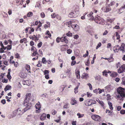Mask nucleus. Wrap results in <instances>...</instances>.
Instances as JSON below:
<instances>
[{
    "label": "nucleus",
    "mask_w": 125,
    "mask_h": 125,
    "mask_svg": "<svg viewBox=\"0 0 125 125\" xmlns=\"http://www.w3.org/2000/svg\"><path fill=\"white\" fill-rule=\"evenodd\" d=\"M31 94V93H27L26 94V97L25 98L28 100H30Z\"/></svg>",
    "instance_id": "20"
},
{
    "label": "nucleus",
    "mask_w": 125,
    "mask_h": 125,
    "mask_svg": "<svg viewBox=\"0 0 125 125\" xmlns=\"http://www.w3.org/2000/svg\"><path fill=\"white\" fill-rule=\"evenodd\" d=\"M66 35L67 36H68V37H71L72 36L73 34L72 33H71L70 31H69L67 33H66Z\"/></svg>",
    "instance_id": "33"
},
{
    "label": "nucleus",
    "mask_w": 125,
    "mask_h": 125,
    "mask_svg": "<svg viewBox=\"0 0 125 125\" xmlns=\"http://www.w3.org/2000/svg\"><path fill=\"white\" fill-rule=\"evenodd\" d=\"M116 36L117 37L116 39L118 40L120 39V36L119 34L117 32H116Z\"/></svg>",
    "instance_id": "44"
},
{
    "label": "nucleus",
    "mask_w": 125,
    "mask_h": 125,
    "mask_svg": "<svg viewBox=\"0 0 125 125\" xmlns=\"http://www.w3.org/2000/svg\"><path fill=\"white\" fill-rule=\"evenodd\" d=\"M80 72L78 70H76L75 71V74L77 79H79L80 77Z\"/></svg>",
    "instance_id": "12"
},
{
    "label": "nucleus",
    "mask_w": 125,
    "mask_h": 125,
    "mask_svg": "<svg viewBox=\"0 0 125 125\" xmlns=\"http://www.w3.org/2000/svg\"><path fill=\"white\" fill-rule=\"evenodd\" d=\"M39 25L37 26V27L36 28L35 30L36 31L38 30V29L40 28V27L42 26V22L39 21Z\"/></svg>",
    "instance_id": "24"
},
{
    "label": "nucleus",
    "mask_w": 125,
    "mask_h": 125,
    "mask_svg": "<svg viewBox=\"0 0 125 125\" xmlns=\"http://www.w3.org/2000/svg\"><path fill=\"white\" fill-rule=\"evenodd\" d=\"M119 48V46L118 45H116L114 47L113 50L115 52H117L118 51Z\"/></svg>",
    "instance_id": "15"
},
{
    "label": "nucleus",
    "mask_w": 125,
    "mask_h": 125,
    "mask_svg": "<svg viewBox=\"0 0 125 125\" xmlns=\"http://www.w3.org/2000/svg\"><path fill=\"white\" fill-rule=\"evenodd\" d=\"M43 53L42 52V50L40 49L39 50V54L38 55H39L40 56L42 55Z\"/></svg>",
    "instance_id": "49"
},
{
    "label": "nucleus",
    "mask_w": 125,
    "mask_h": 125,
    "mask_svg": "<svg viewBox=\"0 0 125 125\" xmlns=\"http://www.w3.org/2000/svg\"><path fill=\"white\" fill-rule=\"evenodd\" d=\"M108 61L109 62H111L113 61L114 59L112 56H110L109 58H108Z\"/></svg>",
    "instance_id": "30"
},
{
    "label": "nucleus",
    "mask_w": 125,
    "mask_h": 125,
    "mask_svg": "<svg viewBox=\"0 0 125 125\" xmlns=\"http://www.w3.org/2000/svg\"><path fill=\"white\" fill-rule=\"evenodd\" d=\"M81 77L82 78L87 79L88 77V74L87 73H84L83 74Z\"/></svg>",
    "instance_id": "11"
},
{
    "label": "nucleus",
    "mask_w": 125,
    "mask_h": 125,
    "mask_svg": "<svg viewBox=\"0 0 125 125\" xmlns=\"http://www.w3.org/2000/svg\"><path fill=\"white\" fill-rule=\"evenodd\" d=\"M101 45V43L100 42H99L98 44L97 45L96 47V49H97L99 48L100 47Z\"/></svg>",
    "instance_id": "53"
},
{
    "label": "nucleus",
    "mask_w": 125,
    "mask_h": 125,
    "mask_svg": "<svg viewBox=\"0 0 125 125\" xmlns=\"http://www.w3.org/2000/svg\"><path fill=\"white\" fill-rule=\"evenodd\" d=\"M76 61H72L71 62V65L72 66H73L75 64Z\"/></svg>",
    "instance_id": "56"
},
{
    "label": "nucleus",
    "mask_w": 125,
    "mask_h": 125,
    "mask_svg": "<svg viewBox=\"0 0 125 125\" xmlns=\"http://www.w3.org/2000/svg\"><path fill=\"white\" fill-rule=\"evenodd\" d=\"M111 9L110 7L108 5V6H106L104 9V12H107L111 11Z\"/></svg>",
    "instance_id": "9"
},
{
    "label": "nucleus",
    "mask_w": 125,
    "mask_h": 125,
    "mask_svg": "<svg viewBox=\"0 0 125 125\" xmlns=\"http://www.w3.org/2000/svg\"><path fill=\"white\" fill-rule=\"evenodd\" d=\"M35 50H37L36 48L34 46H32L31 48V51L34 52Z\"/></svg>",
    "instance_id": "52"
},
{
    "label": "nucleus",
    "mask_w": 125,
    "mask_h": 125,
    "mask_svg": "<svg viewBox=\"0 0 125 125\" xmlns=\"http://www.w3.org/2000/svg\"><path fill=\"white\" fill-rule=\"evenodd\" d=\"M51 113L52 115H54L57 112L55 110L53 109L52 110Z\"/></svg>",
    "instance_id": "47"
},
{
    "label": "nucleus",
    "mask_w": 125,
    "mask_h": 125,
    "mask_svg": "<svg viewBox=\"0 0 125 125\" xmlns=\"http://www.w3.org/2000/svg\"><path fill=\"white\" fill-rule=\"evenodd\" d=\"M72 28L74 29L75 31H78L79 29V26L76 24H72L71 25Z\"/></svg>",
    "instance_id": "7"
},
{
    "label": "nucleus",
    "mask_w": 125,
    "mask_h": 125,
    "mask_svg": "<svg viewBox=\"0 0 125 125\" xmlns=\"http://www.w3.org/2000/svg\"><path fill=\"white\" fill-rule=\"evenodd\" d=\"M108 104L109 106L110 109L111 110H113V104L112 103L109 101H108Z\"/></svg>",
    "instance_id": "17"
},
{
    "label": "nucleus",
    "mask_w": 125,
    "mask_h": 125,
    "mask_svg": "<svg viewBox=\"0 0 125 125\" xmlns=\"http://www.w3.org/2000/svg\"><path fill=\"white\" fill-rule=\"evenodd\" d=\"M42 42H41L38 43L37 45V46L39 48L41 47L42 45Z\"/></svg>",
    "instance_id": "61"
},
{
    "label": "nucleus",
    "mask_w": 125,
    "mask_h": 125,
    "mask_svg": "<svg viewBox=\"0 0 125 125\" xmlns=\"http://www.w3.org/2000/svg\"><path fill=\"white\" fill-rule=\"evenodd\" d=\"M85 65L88 66H89L90 65V61L89 59L87 60V61L85 63Z\"/></svg>",
    "instance_id": "46"
},
{
    "label": "nucleus",
    "mask_w": 125,
    "mask_h": 125,
    "mask_svg": "<svg viewBox=\"0 0 125 125\" xmlns=\"http://www.w3.org/2000/svg\"><path fill=\"white\" fill-rule=\"evenodd\" d=\"M11 88V86L9 85H7L5 88L4 89V91L5 92L7 90H9Z\"/></svg>",
    "instance_id": "27"
},
{
    "label": "nucleus",
    "mask_w": 125,
    "mask_h": 125,
    "mask_svg": "<svg viewBox=\"0 0 125 125\" xmlns=\"http://www.w3.org/2000/svg\"><path fill=\"white\" fill-rule=\"evenodd\" d=\"M15 57L16 58H19L20 57L19 53H16L15 54Z\"/></svg>",
    "instance_id": "48"
},
{
    "label": "nucleus",
    "mask_w": 125,
    "mask_h": 125,
    "mask_svg": "<svg viewBox=\"0 0 125 125\" xmlns=\"http://www.w3.org/2000/svg\"><path fill=\"white\" fill-rule=\"evenodd\" d=\"M79 37V36L77 34L75 35L74 36V38L75 39H77Z\"/></svg>",
    "instance_id": "60"
},
{
    "label": "nucleus",
    "mask_w": 125,
    "mask_h": 125,
    "mask_svg": "<svg viewBox=\"0 0 125 125\" xmlns=\"http://www.w3.org/2000/svg\"><path fill=\"white\" fill-rule=\"evenodd\" d=\"M61 37H57L56 39V41L57 43H59L60 41L61 42Z\"/></svg>",
    "instance_id": "31"
},
{
    "label": "nucleus",
    "mask_w": 125,
    "mask_h": 125,
    "mask_svg": "<svg viewBox=\"0 0 125 125\" xmlns=\"http://www.w3.org/2000/svg\"><path fill=\"white\" fill-rule=\"evenodd\" d=\"M120 113L122 114H125V110H122L120 111Z\"/></svg>",
    "instance_id": "55"
},
{
    "label": "nucleus",
    "mask_w": 125,
    "mask_h": 125,
    "mask_svg": "<svg viewBox=\"0 0 125 125\" xmlns=\"http://www.w3.org/2000/svg\"><path fill=\"white\" fill-rule=\"evenodd\" d=\"M29 82V81L28 80L24 81H23L22 83L24 85H29L28 83Z\"/></svg>",
    "instance_id": "38"
},
{
    "label": "nucleus",
    "mask_w": 125,
    "mask_h": 125,
    "mask_svg": "<svg viewBox=\"0 0 125 125\" xmlns=\"http://www.w3.org/2000/svg\"><path fill=\"white\" fill-rule=\"evenodd\" d=\"M46 115L44 113L42 114L41 115L40 119L41 120L43 121L46 118Z\"/></svg>",
    "instance_id": "16"
},
{
    "label": "nucleus",
    "mask_w": 125,
    "mask_h": 125,
    "mask_svg": "<svg viewBox=\"0 0 125 125\" xmlns=\"http://www.w3.org/2000/svg\"><path fill=\"white\" fill-rule=\"evenodd\" d=\"M121 83L122 84L125 85V78H122V81Z\"/></svg>",
    "instance_id": "57"
},
{
    "label": "nucleus",
    "mask_w": 125,
    "mask_h": 125,
    "mask_svg": "<svg viewBox=\"0 0 125 125\" xmlns=\"http://www.w3.org/2000/svg\"><path fill=\"white\" fill-rule=\"evenodd\" d=\"M35 107L36 109H38L36 110V112L37 113H39L40 112L39 111L40 110L41 106L40 104V102H38L36 104Z\"/></svg>",
    "instance_id": "6"
},
{
    "label": "nucleus",
    "mask_w": 125,
    "mask_h": 125,
    "mask_svg": "<svg viewBox=\"0 0 125 125\" xmlns=\"http://www.w3.org/2000/svg\"><path fill=\"white\" fill-rule=\"evenodd\" d=\"M80 85V83H78V85L76 87V88L74 89V92L76 94L77 93H78V88L79 87Z\"/></svg>",
    "instance_id": "21"
},
{
    "label": "nucleus",
    "mask_w": 125,
    "mask_h": 125,
    "mask_svg": "<svg viewBox=\"0 0 125 125\" xmlns=\"http://www.w3.org/2000/svg\"><path fill=\"white\" fill-rule=\"evenodd\" d=\"M95 21L98 24L101 25L104 24V20L99 16H98L95 18Z\"/></svg>",
    "instance_id": "2"
},
{
    "label": "nucleus",
    "mask_w": 125,
    "mask_h": 125,
    "mask_svg": "<svg viewBox=\"0 0 125 125\" xmlns=\"http://www.w3.org/2000/svg\"><path fill=\"white\" fill-rule=\"evenodd\" d=\"M91 118L93 120L95 121H98L99 122L100 121V117L99 116L97 115H92L91 116Z\"/></svg>",
    "instance_id": "4"
},
{
    "label": "nucleus",
    "mask_w": 125,
    "mask_h": 125,
    "mask_svg": "<svg viewBox=\"0 0 125 125\" xmlns=\"http://www.w3.org/2000/svg\"><path fill=\"white\" fill-rule=\"evenodd\" d=\"M56 15L55 13H53L51 15V17L52 18H54L56 17Z\"/></svg>",
    "instance_id": "42"
},
{
    "label": "nucleus",
    "mask_w": 125,
    "mask_h": 125,
    "mask_svg": "<svg viewBox=\"0 0 125 125\" xmlns=\"http://www.w3.org/2000/svg\"><path fill=\"white\" fill-rule=\"evenodd\" d=\"M2 81L3 83H7L8 82V79H2Z\"/></svg>",
    "instance_id": "59"
},
{
    "label": "nucleus",
    "mask_w": 125,
    "mask_h": 125,
    "mask_svg": "<svg viewBox=\"0 0 125 125\" xmlns=\"http://www.w3.org/2000/svg\"><path fill=\"white\" fill-rule=\"evenodd\" d=\"M118 75L117 73L115 72H114L111 74L110 76L112 77H116Z\"/></svg>",
    "instance_id": "19"
},
{
    "label": "nucleus",
    "mask_w": 125,
    "mask_h": 125,
    "mask_svg": "<svg viewBox=\"0 0 125 125\" xmlns=\"http://www.w3.org/2000/svg\"><path fill=\"white\" fill-rule=\"evenodd\" d=\"M96 101L99 103V104L102 106V107H104V103L102 101H100L98 99L97 100H96Z\"/></svg>",
    "instance_id": "18"
},
{
    "label": "nucleus",
    "mask_w": 125,
    "mask_h": 125,
    "mask_svg": "<svg viewBox=\"0 0 125 125\" xmlns=\"http://www.w3.org/2000/svg\"><path fill=\"white\" fill-rule=\"evenodd\" d=\"M42 62L44 64H45L47 63V61L46 60V59L44 57H43L42 59Z\"/></svg>",
    "instance_id": "36"
},
{
    "label": "nucleus",
    "mask_w": 125,
    "mask_h": 125,
    "mask_svg": "<svg viewBox=\"0 0 125 125\" xmlns=\"http://www.w3.org/2000/svg\"><path fill=\"white\" fill-rule=\"evenodd\" d=\"M118 94L117 96L118 98L120 99L121 97L123 98L125 97V89L121 87H119L117 89Z\"/></svg>",
    "instance_id": "1"
},
{
    "label": "nucleus",
    "mask_w": 125,
    "mask_h": 125,
    "mask_svg": "<svg viewBox=\"0 0 125 125\" xmlns=\"http://www.w3.org/2000/svg\"><path fill=\"white\" fill-rule=\"evenodd\" d=\"M25 69L29 73H31L30 67V66L28 64H26L25 67Z\"/></svg>",
    "instance_id": "13"
},
{
    "label": "nucleus",
    "mask_w": 125,
    "mask_h": 125,
    "mask_svg": "<svg viewBox=\"0 0 125 125\" xmlns=\"http://www.w3.org/2000/svg\"><path fill=\"white\" fill-rule=\"evenodd\" d=\"M1 48H2V49H3L4 50H5L7 48L6 47H5L3 44L1 42Z\"/></svg>",
    "instance_id": "51"
},
{
    "label": "nucleus",
    "mask_w": 125,
    "mask_h": 125,
    "mask_svg": "<svg viewBox=\"0 0 125 125\" xmlns=\"http://www.w3.org/2000/svg\"><path fill=\"white\" fill-rule=\"evenodd\" d=\"M122 9H125V4H124L123 6H122L121 7V8L119 10L118 12H119V13H121L122 12H121L120 11V10H121Z\"/></svg>",
    "instance_id": "41"
},
{
    "label": "nucleus",
    "mask_w": 125,
    "mask_h": 125,
    "mask_svg": "<svg viewBox=\"0 0 125 125\" xmlns=\"http://www.w3.org/2000/svg\"><path fill=\"white\" fill-rule=\"evenodd\" d=\"M70 103L72 105H74L77 104V101L75 100V99L72 98L71 100Z\"/></svg>",
    "instance_id": "10"
},
{
    "label": "nucleus",
    "mask_w": 125,
    "mask_h": 125,
    "mask_svg": "<svg viewBox=\"0 0 125 125\" xmlns=\"http://www.w3.org/2000/svg\"><path fill=\"white\" fill-rule=\"evenodd\" d=\"M87 84L89 87L90 90H92V87L91 84L90 83H88Z\"/></svg>",
    "instance_id": "54"
},
{
    "label": "nucleus",
    "mask_w": 125,
    "mask_h": 125,
    "mask_svg": "<svg viewBox=\"0 0 125 125\" xmlns=\"http://www.w3.org/2000/svg\"><path fill=\"white\" fill-rule=\"evenodd\" d=\"M40 15L41 18H43L45 17L44 13L43 12H41L40 13Z\"/></svg>",
    "instance_id": "45"
},
{
    "label": "nucleus",
    "mask_w": 125,
    "mask_h": 125,
    "mask_svg": "<svg viewBox=\"0 0 125 125\" xmlns=\"http://www.w3.org/2000/svg\"><path fill=\"white\" fill-rule=\"evenodd\" d=\"M45 75V77L46 79H49V74H47Z\"/></svg>",
    "instance_id": "62"
},
{
    "label": "nucleus",
    "mask_w": 125,
    "mask_h": 125,
    "mask_svg": "<svg viewBox=\"0 0 125 125\" xmlns=\"http://www.w3.org/2000/svg\"><path fill=\"white\" fill-rule=\"evenodd\" d=\"M115 2L114 1H113L111 2L108 5L110 7L114 5L115 4Z\"/></svg>",
    "instance_id": "37"
},
{
    "label": "nucleus",
    "mask_w": 125,
    "mask_h": 125,
    "mask_svg": "<svg viewBox=\"0 0 125 125\" xmlns=\"http://www.w3.org/2000/svg\"><path fill=\"white\" fill-rule=\"evenodd\" d=\"M61 42H64L66 44H67L68 42V41L67 39V37L63 35L61 37Z\"/></svg>",
    "instance_id": "5"
},
{
    "label": "nucleus",
    "mask_w": 125,
    "mask_h": 125,
    "mask_svg": "<svg viewBox=\"0 0 125 125\" xmlns=\"http://www.w3.org/2000/svg\"><path fill=\"white\" fill-rule=\"evenodd\" d=\"M106 96L107 97V100L108 101H111L112 99L111 98V96L110 94H107Z\"/></svg>",
    "instance_id": "29"
},
{
    "label": "nucleus",
    "mask_w": 125,
    "mask_h": 125,
    "mask_svg": "<svg viewBox=\"0 0 125 125\" xmlns=\"http://www.w3.org/2000/svg\"><path fill=\"white\" fill-rule=\"evenodd\" d=\"M38 63V64H37V66L38 67H40L42 66V64L41 63V61H39Z\"/></svg>",
    "instance_id": "63"
},
{
    "label": "nucleus",
    "mask_w": 125,
    "mask_h": 125,
    "mask_svg": "<svg viewBox=\"0 0 125 125\" xmlns=\"http://www.w3.org/2000/svg\"><path fill=\"white\" fill-rule=\"evenodd\" d=\"M27 39L24 38L22 39H21L20 41V42L21 43H23L24 41V43H25L27 42Z\"/></svg>",
    "instance_id": "23"
},
{
    "label": "nucleus",
    "mask_w": 125,
    "mask_h": 125,
    "mask_svg": "<svg viewBox=\"0 0 125 125\" xmlns=\"http://www.w3.org/2000/svg\"><path fill=\"white\" fill-rule=\"evenodd\" d=\"M29 38L30 39H32V40H34L36 42L38 40V38L35 35H34L31 37L30 36Z\"/></svg>",
    "instance_id": "14"
},
{
    "label": "nucleus",
    "mask_w": 125,
    "mask_h": 125,
    "mask_svg": "<svg viewBox=\"0 0 125 125\" xmlns=\"http://www.w3.org/2000/svg\"><path fill=\"white\" fill-rule=\"evenodd\" d=\"M72 52V50L70 49L67 50V53L69 54H70Z\"/></svg>",
    "instance_id": "64"
},
{
    "label": "nucleus",
    "mask_w": 125,
    "mask_h": 125,
    "mask_svg": "<svg viewBox=\"0 0 125 125\" xmlns=\"http://www.w3.org/2000/svg\"><path fill=\"white\" fill-rule=\"evenodd\" d=\"M45 34L46 35H48V37H50L51 36V34L50 33L49 31H47L45 33Z\"/></svg>",
    "instance_id": "32"
},
{
    "label": "nucleus",
    "mask_w": 125,
    "mask_h": 125,
    "mask_svg": "<svg viewBox=\"0 0 125 125\" xmlns=\"http://www.w3.org/2000/svg\"><path fill=\"white\" fill-rule=\"evenodd\" d=\"M32 104L30 103H29L26 105V108L24 109V112H25L27 110L29 109L32 106Z\"/></svg>",
    "instance_id": "8"
},
{
    "label": "nucleus",
    "mask_w": 125,
    "mask_h": 125,
    "mask_svg": "<svg viewBox=\"0 0 125 125\" xmlns=\"http://www.w3.org/2000/svg\"><path fill=\"white\" fill-rule=\"evenodd\" d=\"M87 97H90L92 95V94L89 92H87Z\"/></svg>",
    "instance_id": "50"
},
{
    "label": "nucleus",
    "mask_w": 125,
    "mask_h": 125,
    "mask_svg": "<svg viewBox=\"0 0 125 125\" xmlns=\"http://www.w3.org/2000/svg\"><path fill=\"white\" fill-rule=\"evenodd\" d=\"M125 72V65L123 64L118 69L117 72L119 73H121Z\"/></svg>",
    "instance_id": "3"
},
{
    "label": "nucleus",
    "mask_w": 125,
    "mask_h": 125,
    "mask_svg": "<svg viewBox=\"0 0 125 125\" xmlns=\"http://www.w3.org/2000/svg\"><path fill=\"white\" fill-rule=\"evenodd\" d=\"M98 90L99 91L98 92V93L99 94H100L101 93H102V92H104V89H101L99 88H98Z\"/></svg>",
    "instance_id": "43"
},
{
    "label": "nucleus",
    "mask_w": 125,
    "mask_h": 125,
    "mask_svg": "<svg viewBox=\"0 0 125 125\" xmlns=\"http://www.w3.org/2000/svg\"><path fill=\"white\" fill-rule=\"evenodd\" d=\"M93 12H91L90 14H88L87 15V16L88 17H91V18H92V19H93L94 18V17L93 15Z\"/></svg>",
    "instance_id": "25"
},
{
    "label": "nucleus",
    "mask_w": 125,
    "mask_h": 125,
    "mask_svg": "<svg viewBox=\"0 0 125 125\" xmlns=\"http://www.w3.org/2000/svg\"><path fill=\"white\" fill-rule=\"evenodd\" d=\"M29 100L26 99H25V100L23 102V105L24 106H26L27 104L29 103Z\"/></svg>",
    "instance_id": "26"
},
{
    "label": "nucleus",
    "mask_w": 125,
    "mask_h": 125,
    "mask_svg": "<svg viewBox=\"0 0 125 125\" xmlns=\"http://www.w3.org/2000/svg\"><path fill=\"white\" fill-rule=\"evenodd\" d=\"M44 75H46L48 74L49 73V71L47 70H45L43 72Z\"/></svg>",
    "instance_id": "40"
},
{
    "label": "nucleus",
    "mask_w": 125,
    "mask_h": 125,
    "mask_svg": "<svg viewBox=\"0 0 125 125\" xmlns=\"http://www.w3.org/2000/svg\"><path fill=\"white\" fill-rule=\"evenodd\" d=\"M56 17L58 20H61V17L58 14L56 15Z\"/></svg>",
    "instance_id": "58"
},
{
    "label": "nucleus",
    "mask_w": 125,
    "mask_h": 125,
    "mask_svg": "<svg viewBox=\"0 0 125 125\" xmlns=\"http://www.w3.org/2000/svg\"><path fill=\"white\" fill-rule=\"evenodd\" d=\"M38 55V53L37 50H35V51L34 52H33L31 56H32L33 57L35 56H36L37 55Z\"/></svg>",
    "instance_id": "22"
},
{
    "label": "nucleus",
    "mask_w": 125,
    "mask_h": 125,
    "mask_svg": "<svg viewBox=\"0 0 125 125\" xmlns=\"http://www.w3.org/2000/svg\"><path fill=\"white\" fill-rule=\"evenodd\" d=\"M77 115L78 116V118H80L83 117L84 115L83 114H81L80 113H78L77 114Z\"/></svg>",
    "instance_id": "34"
},
{
    "label": "nucleus",
    "mask_w": 125,
    "mask_h": 125,
    "mask_svg": "<svg viewBox=\"0 0 125 125\" xmlns=\"http://www.w3.org/2000/svg\"><path fill=\"white\" fill-rule=\"evenodd\" d=\"M7 51L10 50L12 48V45H8L7 46Z\"/></svg>",
    "instance_id": "35"
},
{
    "label": "nucleus",
    "mask_w": 125,
    "mask_h": 125,
    "mask_svg": "<svg viewBox=\"0 0 125 125\" xmlns=\"http://www.w3.org/2000/svg\"><path fill=\"white\" fill-rule=\"evenodd\" d=\"M68 16L71 18H73L74 17V13L73 12H71L68 15Z\"/></svg>",
    "instance_id": "28"
},
{
    "label": "nucleus",
    "mask_w": 125,
    "mask_h": 125,
    "mask_svg": "<svg viewBox=\"0 0 125 125\" xmlns=\"http://www.w3.org/2000/svg\"><path fill=\"white\" fill-rule=\"evenodd\" d=\"M33 14L32 12H30L27 14V16L28 17H30L32 16Z\"/></svg>",
    "instance_id": "39"
}]
</instances>
